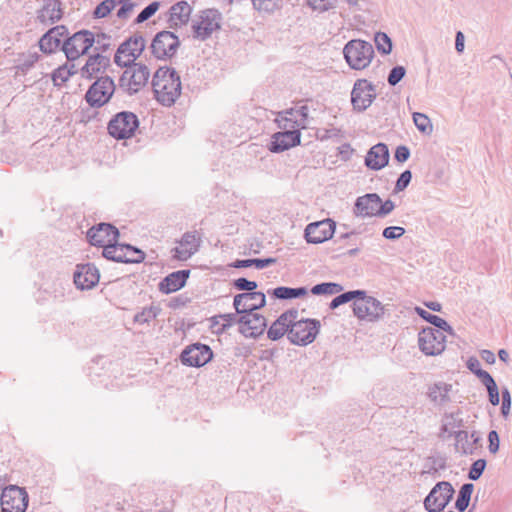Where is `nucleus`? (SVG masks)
I'll use <instances>...</instances> for the list:
<instances>
[{
  "label": "nucleus",
  "mask_w": 512,
  "mask_h": 512,
  "mask_svg": "<svg viewBox=\"0 0 512 512\" xmlns=\"http://www.w3.org/2000/svg\"><path fill=\"white\" fill-rule=\"evenodd\" d=\"M144 258L145 253L143 251L130 245V263H140Z\"/></svg>",
  "instance_id": "338daca9"
},
{
  "label": "nucleus",
  "mask_w": 512,
  "mask_h": 512,
  "mask_svg": "<svg viewBox=\"0 0 512 512\" xmlns=\"http://www.w3.org/2000/svg\"><path fill=\"white\" fill-rule=\"evenodd\" d=\"M109 58L100 53L90 56L81 69V75L88 79L96 78L109 65Z\"/></svg>",
  "instance_id": "b1692460"
},
{
  "label": "nucleus",
  "mask_w": 512,
  "mask_h": 512,
  "mask_svg": "<svg viewBox=\"0 0 512 512\" xmlns=\"http://www.w3.org/2000/svg\"><path fill=\"white\" fill-rule=\"evenodd\" d=\"M38 54L36 52L24 54L17 65V71L26 74L27 71L37 62Z\"/></svg>",
  "instance_id": "a18cd8bd"
},
{
  "label": "nucleus",
  "mask_w": 512,
  "mask_h": 512,
  "mask_svg": "<svg viewBox=\"0 0 512 512\" xmlns=\"http://www.w3.org/2000/svg\"><path fill=\"white\" fill-rule=\"evenodd\" d=\"M106 36L104 34H98L97 37L88 30H82L74 33L71 37L66 39L62 44V50L65 53L68 60H76L80 56L87 53V51L95 43L96 51H105L109 44L105 43Z\"/></svg>",
  "instance_id": "f03ea898"
},
{
  "label": "nucleus",
  "mask_w": 512,
  "mask_h": 512,
  "mask_svg": "<svg viewBox=\"0 0 512 512\" xmlns=\"http://www.w3.org/2000/svg\"><path fill=\"white\" fill-rule=\"evenodd\" d=\"M413 122L416 128L425 135H430L433 132V125L430 118L420 112H414L412 114Z\"/></svg>",
  "instance_id": "a19ab883"
},
{
  "label": "nucleus",
  "mask_w": 512,
  "mask_h": 512,
  "mask_svg": "<svg viewBox=\"0 0 512 512\" xmlns=\"http://www.w3.org/2000/svg\"><path fill=\"white\" fill-rule=\"evenodd\" d=\"M488 450L491 454H496L499 451L500 439L497 431L491 430L488 433Z\"/></svg>",
  "instance_id": "052dcab7"
},
{
  "label": "nucleus",
  "mask_w": 512,
  "mask_h": 512,
  "mask_svg": "<svg viewBox=\"0 0 512 512\" xmlns=\"http://www.w3.org/2000/svg\"><path fill=\"white\" fill-rule=\"evenodd\" d=\"M410 157V150L407 146L400 145L396 148L394 158L400 162L403 163L407 161Z\"/></svg>",
  "instance_id": "0e129e2a"
},
{
  "label": "nucleus",
  "mask_w": 512,
  "mask_h": 512,
  "mask_svg": "<svg viewBox=\"0 0 512 512\" xmlns=\"http://www.w3.org/2000/svg\"><path fill=\"white\" fill-rule=\"evenodd\" d=\"M420 350L427 356L440 355L446 347V337L443 331L436 328H423L418 334Z\"/></svg>",
  "instance_id": "1a4fd4ad"
},
{
  "label": "nucleus",
  "mask_w": 512,
  "mask_h": 512,
  "mask_svg": "<svg viewBox=\"0 0 512 512\" xmlns=\"http://www.w3.org/2000/svg\"><path fill=\"white\" fill-rule=\"evenodd\" d=\"M394 208H395V205L391 200H386L385 202H382V200L380 199L379 215L378 216L379 217L386 216L389 213H391Z\"/></svg>",
  "instance_id": "774afa93"
},
{
  "label": "nucleus",
  "mask_w": 512,
  "mask_h": 512,
  "mask_svg": "<svg viewBox=\"0 0 512 512\" xmlns=\"http://www.w3.org/2000/svg\"><path fill=\"white\" fill-rule=\"evenodd\" d=\"M451 391V384L445 382H437L429 387L428 396L434 404L445 405L451 401Z\"/></svg>",
  "instance_id": "7c9ffc66"
},
{
  "label": "nucleus",
  "mask_w": 512,
  "mask_h": 512,
  "mask_svg": "<svg viewBox=\"0 0 512 512\" xmlns=\"http://www.w3.org/2000/svg\"><path fill=\"white\" fill-rule=\"evenodd\" d=\"M61 16V3L58 0H48L39 10L37 18L41 23L51 25L58 21Z\"/></svg>",
  "instance_id": "cd10ccee"
},
{
  "label": "nucleus",
  "mask_w": 512,
  "mask_h": 512,
  "mask_svg": "<svg viewBox=\"0 0 512 512\" xmlns=\"http://www.w3.org/2000/svg\"><path fill=\"white\" fill-rule=\"evenodd\" d=\"M179 47L180 40L178 36L168 30L158 32L150 45L152 54L160 60L170 59L175 56Z\"/></svg>",
  "instance_id": "0eeeda50"
},
{
  "label": "nucleus",
  "mask_w": 512,
  "mask_h": 512,
  "mask_svg": "<svg viewBox=\"0 0 512 512\" xmlns=\"http://www.w3.org/2000/svg\"><path fill=\"white\" fill-rule=\"evenodd\" d=\"M118 238L117 226H91L87 231V239L90 244L102 248L110 243H116Z\"/></svg>",
  "instance_id": "a211bd4d"
},
{
  "label": "nucleus",
  "mask_w": 512,
  "mask_h": 512,
  "mask_svg": "<svg viewBox=\"0 0 512 512\" xmlns=\"http://www.w3.org/2000/svg\"><path fill=\"white\" fill-rule=\"evenodd\" d=\"M70 76H72V72H70L68 65H64L53 72L52 80L56 86H60L65 83Z\"/></svg>",
  "instance_id": "8fccbe9b"
},
{
  "label": "nucleus",
  "mask_w": 512,
  "mask_h": 512,
  "mask_svg": "<svg viewBox=\"0 0 512 512\" xmlns=\"http://www.w3.org/2000/svg\"><path fill=\"white\" fill-rule=\"evenodd\" d=\"M376 98L375 87L366 79H358L351 91V104L357 112L365 111Z\"/></svg>",
  "instance_id": "9b49d317"
},
{
  "label": "nucleus",
  "mask_w": 512,
  "mask_h": 512,
  "mask_svg": "<svg viewBox=\"0 0 512 512\" xmlns=\"http://www.w3.org/2000/svg\"><path fill=\"white\" fill-rule=\"evenodd\" d=\"M320 322L315 319L299 320L292 322L288 331L289 340L296 345H308L312 343L319 333Z\"/></svg>",
  "instance_id": "6e6552de"
},
{
  "label": "nucleus",
  "mask_w": 512,
  "mask_h": 512,
  "mask_svg": "<svg viewBox=\"0 0 512 512\" xmlns=\"http://www.w3.org/2000/svg\"><path fill=\"white\" fill-rule=\"evenodd\" d=\"M214 319H221L222 324L221 327L217 329V333L224 332L227 328L232 326L233 323L238 322V319L236 314L228 313V314H220L214 316Z\"/></svg>",
  "instance_id": "5fc2aeb1"
},
{
  "label": "nucleus",
  "mask_w": 512,
  "mask_h": 512,
  "mask_svg": "<svg viewBox=\"0 0 512 512\" xmlns=\"http://www.w3.org/2000/svg\"><path fill=\"white\" fill-rule=\"evenodd\" d=\"M486 468V460L478 459L470 467L468 477L471 480H478Z\"/></svg>",
  "instance_id": "603ef678"
},
{
  "label": "nucleus",
  "mask_w": 512,
  "mask_h": 512,
  "mask_svg": "<svg viewBox=\"0 0 512 512\" xmlns=\"http://www.w3.org/2000/svg\"><path fill=\"white\" fill-rule=\"evenodd\" d=\"M108 133L117 140L128 139V111L116 114L108 123Z\"/></svg>",
  "instance_id": "a878e982"
},
{
  "label": "nucleus",
  "mask_w": 512,
  "mask_h": 512,
  "mask_svg": "<svg viewBox=\"0 0 512 512\" xmlns=\"http://www.w3.org/2000/svg\"><path fill=\"white\" fill-rule=\"evenodd\" d=\"M280 0H252L253 7L258 11L271 13L278 8Z\"/></svg>",
  "instance_id": "3c124183"
},
{
  "label": "nucleus",
  "mask_w": 512,
  "mask_h": 512,
  "mask_svg": "<svg viewBox=\"0 0 512 512\" xmlns=\"http://www.w3.org/2000/svg\"><path fill=\"white\" fill-rule=\"evenodd\" d=\"M276 262L275 258H266V259H244V260H236L231 266L234 268H247L251 266H255L257 269H263L271 264Z\"/></svg>",
  "instance_id": "ea45409f"
},
{
  "label": "nucleus",
  "mask_w": 512,
  "mask_h": 512,
  "mask_svg": "<svg viewBox=\"0 0 512 512\" xmlns=\"http://www.w3.org/2000/svg\"><path fill=\"white\" fill-rule=\"evenodd\" d=\"M286 110L280 111L277 113V117L275 119V122L278 125V128L281 130H301L302 128L299 127L298 124L299 118L293 114H285Z\"/></svg>",
  "instance_id": "e433bc0d"
},
{
  "label": "nucleus",
  "mask_w": 512,
  "mask_h": 512,
  "mask_svg": "<svg viewBox=\"0 0 512 512\" xmlns=\"http://www.w3.org/2000/svg\"><path fill=\"white\" fill-rule=\"evenodd\" d=\"M191 13L192 7L188 2L179 1L175 3L170 8L169 27L177 29L186 25L189 22Z\"/></svg>",
  "instance_id": "5701e85b"
},
{
  "label": "nucleus",
  "mask_w": 512,
  "mask_h": 512,
  "mask_svg": "<svg viewBox=\"0 0 512 512\" xmlns=\"http://www.w3.org/2000/svg\"><path fill=\"white\" fill-rule=\"evenodd\" d=\"M403 226H387L383 231V236L387 239H397L404 234Z\"/></svg>",
  "instance_id": "680f3d73"
},
{
  "label": "nucleus",
  "mask_w": 512,
  "mask_h": 512,
  "mask_svg": "<svg viewBox=\"0 0 512 512\" xmlns=\"http://www.w3.org/2000/svg\"><path fill=\"white\" fill-rule=\"evenodd\" d=\"M380 196L376 193H368L356 199L354 212L363 217L379 215Z\"/></svg>",
  "instance_id": "412c9836"
},
{
  "label": "nucleus",
  "mask_w": 512,
  "mask_h": 512,
  "mask_svg": "<svg viewBox=\"0 0 512 512\" xmlns=\"http://www.w3.org/2000/svg\"><path fill=\"white\" fill-rule=\"evenodd\" d=\"M415 311L421 318H423L430 324L434 325L436 329L443 331V332H448L450 335L454 334L453 328L443 318H441L437 315L431 314L428 311H426L420 307H416Z\"/></svg>",
  "instance_id": "c9c22d12"
},
{
  "label": "nucleus",
  "mask_w": 512,
  "mask_h": 512,
  "mask_svg": "<svg viewBox=\"0 0 512 512\" xmlns=\"http://www.w3.org/2000/svg\"><path fill=\"white\" fill-rule=\"evenodd\" d=\"M73 280L78 289L90 290L98 284L100 272L92 263L77 264Z\"/></svg>",
  "instance_id": "ddd939ff"
},
{
  "label": "nucleus",
  "mask_w": 512,
  "mask_h": 512,
  "mask_svg": "<svg viewBox=\"0 0 512 512\" xmlns=\"http://www.w3.org/2000/svg\"><path fill=\"white\" fill-rule=\"evenodd\" d=\"M201 237L198 232H187L185 233L178 245L172 249V257L179 261H186L192 255H194L200 246Z\"/></svg>",
  "instance_id": "2eb2a0df"
},
{
  "label": "nucleus",
  "mask_w": 512,
  "mask_h": 512,
  "mask_svg": "<svg viewBox=\"0 0 512 512\" xmlns=\"http://www.w3.org/2000/svg\"><path fill=\"white\" fill-rule=\"evenodd\" d=\"M297 316V310H289L281 314L279 318L270 326L267 332L268 338L276 341L280 339L286 332L288 333L292 322L297 318Z\"/></svg>",
  "instance_id": "4be33fe9"
},
{
  "label": "nucleus",
  "mask_w": 512,
  "mask_h": 512,
  "mask_svg": "<svg viewBox=\"0 0 512 512\" xmlns=\"http://www.w3.org/2000/svg\"><path fill=\"white\" fill-rule=\"evenodd\" d=\"M211 358L212 351L209 346L199 343L187 347L181 354L182 363L192 367H201L208 363Z\"/></svg>",
  "instance_id": "f3484780"
},
{
  "label": "nucleus",
  "mask_w": 512,
  "mask_h": 512,
  "mask_svg": "<svg viewBox=\"0 0 512 512\" xmlns=\"http://www.w3.org/2000/svg\"><path fill=\"white\" fill-rule=\"evenodd\" d=\"M364 295V290H354V291H348L345 293H342L338 296H336L330 303L331 309H336L340 305H343L345 303H348L353 300V302L356 300L358 296Z\"/></svg>",
  "instance_id": "37998d69"
},
{
  "label": "nucleus",
  "mask_w": 512,
  "mask_h": 512,
  "mask_svg": "<svg viewBox=\"0 0 512 512\" xmlns=\"http://www.w3.org/2000/svg\"><path fill=\"white\" fill-rule=\"evenodd\" d=\"M128 40L123 41L115 54L114 61L117 65L128 67Z\"/></svg>",
  "instance_id": "09e8293b"
},
{
  "label": "nucleus",
  "mask_w": 512,
  "mask_h": 512,
  "mask_svg": "<svg viewBox=\"0 0 512 512\" xmlns=\"http://www.w3.org/2000/svg\"><path fill=\"white\" fill-rule=\"evenodd\" d=\"M455 490L448 481L438 482L425 497L423 505L428 512H442L449 504Z\"/></svg>",
  "instance_id": "423d86ee"
},
{
  "label": "nucleus",
  "mask_w": 512,
  "mask_h": 512,
  "mask_svg": "<svg viewBox=\"0 0 512 512\" xmlns=\"http://www.w3.org/2000/svg\"><path fill=\"white\" fill-rule=\"evenodd\" d=\"M221 13L216 9H206L192 21L193 37L204 41L208 39L213 32L221 28Z\"/></svg>",
  "instance_id": "39448f33"
},
{
  "label": "nucleus",
  "mask_w": 512,
  "mask_h": 512,
  "mask_svg": "<svg viewBox=\"0 0 512 512\" xmlns=\"http://www.w3.org/2000/svg\"><path fill=\"white\" fill-rule=\"evenodd\" d=\"M160 7V3L158 1H154L146 6L136 17L135 23H143L152 17Z\"/></svg>",
  "instance_id": "de8ad7c7"
},
{
  "label": "nucleus",
  "mask_w": 512,
  "mask_h": 512,
  "mask_svg": "<svg viewBox=\"0 0 512 512\" xmlns=\"http://www.w3.org/2000/svg\"><path fill=\"white\" fill-rule=\"evenodd\" d=\"M343 54L350 68L362 70L370 65L374 57V48L367 41L353 39L346 43Z\"/></svg>",
  "instance_id": "7ed1b4c3"
},
{
  "label": "nucleus",
  "mask_w": 512,
  "mask_h": 512,
  "mask_svg": "<svg viewBox=\"0 0 512 512\" xmlns=\"http://www.w3.org/2000/svg\"><path fill=\"white\" fill-rule=\"evenodd\" d=\"M265 294L262 292H244L234 297L233 306L238 314L252 312L264 307Z\"/></svg>",
  "instance_id": "dca6fc26"
},
{
  "label": "nucleus",
  "mask_w": 512,
  "mask_h": 512,
  "mask_svg": "<svg viewBox=\"0 0 512 512\" xmlns=\"http://www.w3.org/2000/svg\"><path fill=\"white\" fill-rule=\"evenodd\" d=\"M309 6L316 11L325 12L335 7V0H308Z\"/></svg>",
  "instance_id": "864d4df0"
},
{
  "label": "nucleus",
  "mask_w": 512,
  "mask_h": 512,
  "mask_svg": "<svg viewBox=\"0 0 512 512\" xmlns=\"http://www.w3.org/2000/svg\"><path fill=\"white\" fill-rule=\"evenodd\" d=\"M406 69L403 66H395L391 69L388 75V83L391 86L397 85L405 76Z\"/></svg>",
  "instance_id": "6e6d98bb"
},
{
  "label": "nucleus",
  "mask_w": 512,
  "mask_h": 512,
  "mask_svg": "<svg viewBox=\"0 0 512 512\" xmlns=\"http://www.w3.org/2000/svg\"><path fill=\"white\" fill-rule=\"evenodd\" d=\"M473 490L474 485L472 483H465L460 488L457 500L455 502V508L459 512H464L469 506Z\"/></svg>",
  "instance_id": "4c0bfd02"
},
{
  "label": "nucleus",
  "mask_w": 512,
  "mask_h": 512,
  "mask_svg": "<svg viewBox=\"0 0 512 512\" xmlns=\"http://www.w3.org/2000/svg\"><path fill=\"white\" fill-rule=\"evenodd\" d=\"M389 149L384 143L372 146L365 157V165L371 170H381L389 162Z\"/></svg>",
  "instance_id": "aec40b11"
},
{
  "label": "nucleus",
  "mask_w": 512,
  "mask_h": 512,
  "mask_svg": "<svg viewBox=\"0 0 512 512\" xmlns=\"http://www.w3.org/2000/svg\"><path fill=\"white\" fill-rule=\"evenodd\" d=\"M189 274V270H180L169 274L159 283V290L165 294L178 291L185 285Z\"/></svg>",
  "instance_id": "393cba45"
},
{
  "label": "nucleus",
  "mask_w": 512,
  "mask_h": 512,
  "mask_svg": "<svg viewBox=\"0 0 512 512\" xmlns=\"http://www.w3.org/2000/svg\"><path fill=\"white\" fill-rule=\"evenodd\" d=\"M375 45L377 50L384 54L388 55L392 51V41L390 37L384 32H377L374 37Z\"/></svg>",
  "instance_id": "c03bdc74"
},
{
  "label": "nucleus",
  "mask_w": 512,
  "mask_h": 512,
  "mask_svg": "<svg viewBox=\"0 0 512 512\" xmlns=\"http://www.w3.org/2000/svg\"><path fill=\"white\" fill-rule=\"evenodd\" d=\"M155 316L156 314L152 311V309H143L141 313H138L134 316V321L137 323H147L154 319Z\"/></svg>",
  "instance_id": "e2e57ef3"
},
{
  "label": "nucleus",
  "mask_w": 512,
  "mask_h": 512,
  "mask_svg": "<svg viewBox=\"0 0 512 512\" xmlns=\"http://www.w3.org/2000/svg\"><path fill=\"white\" fill-rule=\"evenodd\" d=\"M307 293L304 287L290 288V287H277L273 290L272 294L278 299H294L304 296Z\"/></svg>",
  "instance_id": "58836bf2"
},
{
  "label": "nucleus",
  "mask_w": 512,
  "mask_h": 512,
  "mask_svg": "<svg viewBox=\"0 0 512 512\" xmlns=\"http://www.w3.org/2000/svg\"><path fill=\"white\" fill-rule=\"evenodd\" d=\"M285 114L293 115L295 114L299 118L300 124L299 127L307 128L308 125V116H309V108L306 105H302L300 107H293L290 109H286Z\"/></svg>",
  "instance_id": "49530a36"
},
{
  "label": "nucleus",
  "mask_w": 512,
  "mask_h": 512,
  "mask_svg": "<svg viewBox=\"0 0 512 512\" xmlns=\"http://www.w3.org/2000/svg\"><path fill=\"white\" fill-rule=\"evenodd\" d=\"M477 377L481 380L482 384L488 388H492L493 386L497 385L493 377L485 370L482 372H479Z\"/></svg>",
  "instance_id": "69168bd1"
},
{
  "label": "nucleus",
  "mask_w": 512,
  "mask_h": 512,
  "mask_svg": "<svg viewBox=\"0 0 512 512\" xmlns=\"http://www.w3.org/2000/svg\"><path fill=\"white\" fill-rule=\"evenodd\" d=\"M343 290V286L338 283H321L317 284L312 287L311 292L314 295H321V294H327V295H334L337 293H340Z\"/></svg>",
  "instance_id": "79ce46f5"
},
{
  "label": "nucleus",
  "mask_w": 512,
  "mask_h": 512,
  "mask_svg": "<svg viewBox=\"0 0 512 512\" xmlns=\"http://www.w3.org/2000/svg\"><path fill=\"white\" fill-rule=\"evenodd\" d=\"M114 92V83L109 77L98 78L87 91L85 98L93 107L106 104Z\"/></svg>",
  "instance_id": "f8f14e48"
},
{
  "label": "nucleus",
  "mask_w": 512,
  "mask_h": 512,
  "mask_svg": "<svg viewBox=\"0 0 512 512\" xmlns=\"http://www.w3.org/2000/svg\"><path fill=\"white\" fill-rule=\"evenodd\" d=\"M238 319L240 332L247 338H257L262 335L267 326L266 319L258 313L246 312Z\"/></svg>",
  "instance_id": "4468645a"
},
{
  "label": "nucleus",
  "mask_w": 512,
  "mask_h": 512,
  "mask_svg": "<svg viewBox=\"0 0 512 512\" xmlns=\"http://www.w3.org/2000/svg\"><path fill=\"white\" fill-rule=\"evenodd\" d=\"M152 88L156 100L163 106L170 107L181 95V79L174 68L160 67L152 79Z\"/></svg>",
  "instance_id": "f257e3e1"
},
{
  "label": "nucleus",
  "mask_w": 512,
  "mask_h": 512,
  "mask_svg": "<svg viewBox=\"0 0 512 512\" xmlns=\"http://www.w3.org/2000/svg\"><path fill=\"white\" fill-rule=\"evenodd\" d=\"M125 250H128V245H118V243H110L103 248L102 255L115 262L128 263Z\"/></svg>",
  "instance_id": "f704fd0d"
},
{
  "label": "nucleus",
  "mask_w": 512,
  "mask_h": 512,
  "mask_svg": "<svg viewBox=\"0 0 512 512\" xmlns=\"http://www.w3.org/2000/svg\"><path fill=\"white\" fill-rule=\"evenodd\" d=\"M456 450L464 455L473 454L476 449V444L479 442V437L475 433L469 435L467 431L459 430L455 435Z\"/></svg>",
  "instance_id": "c756f323"
},
{
  "label": "nucleus",
  "mask_w": 512,
  "mask_h": 512,
  "mask_svg": "<svg viewBox=\"0 0 512 512\" xmlns=\"http://www.w3.org/2000/svg\"><path fill=\"white\" fill-rule=\"evenodd\" d=\"M411 179L412 173L410 170H405L404 172H402L396 181L394 192L398 193L406 189L409 183L411 182Z\"/></svg>",
  "instance_id": "4d7b16f0"
},
{
  "label": "nucleus",
  "mask_w": 512,
  "mask_h": 512,
  "mask_svg": "<svg viewBox=\"0 0 512 512\" xmlns=\"http://www.w3.org/2000/svg\"><path fill=\"white\" fill-rule=\"evenodd\" d=\"M301 133L299 130H283L272 135L269 150L273 153L283 152L300 144Z\"/></svg>",
  "instance_id": "6ab92c4d"
},
{
  "label": "nucleus",
  "mask_w": 512,
  "mask_h": 512,
  "mask_svg": "<svg viewBox=\"0 0 512 512\" xmlns=\"http://www.w3.org/2000/svg\"><path fill=\"white\" fill-rule=\"evenodd\" d=\"M150 70L142 63H135L130 60V94L137 92L140 87L148 83Z\"/></svg>",
  "instance_id": "bb28decb"
},
{
  "label": "nucleus",
  "mask_w": 512,
  "mask_h": 512,
  "mask_svg": "<svg viewBox=\"0 0 512 512\" xmlns=\"http://www.w3.org/2000/svg\"><path fill=\"white\" fill-rule=\"evenodd\" d=\"M384 313V305L365 291L364 295L358 296L353 302V314L360 321L377 322L383 318Z\"/></svg>",
  "instance_id": "20e7f679"
},
{
  "label": "nucleus",
  "mask_w": 512,
  "mask_h": 512,
  "mask_svg": "<svg viewBox=\"0 0 512 512\" xmlns=\"http://www.w3.org/2000/svg\"><path fill=\"white\" fill-rule=\"evenodd\" d=\"M234 287L240 291L255 292L258 287L255 281H250L246 278H238L233 283Z\"/></svg>",
  "instance_id": "13d9d810"
},
{
  "label": "nucleus",
  "mask_w": 512,
  "mask_h": 512,
  "mask_svg": "<svg viewBox=\"0 0 512 512\" xmlns=\"http://www.w3.org/2000/svg\"><path fill=\"white\" fill-rule=\"evenodd\" d=\"M335 228L336 226H306L305 238L309 243H322L333 236Z\"/></svg>",
  "instance_id": "2f4dec72"
},
{
  "label": "nucleus",
  "mask_w": 512,
  "mask_h": 512,
  "mask_svg": "<svg viewBox=\"0 0 512 512\" xmlns=\"http://www.w3.org/2000/svg\"><path fill=\"white\" fill-rule=\"evenodd\" d=\"M463 426V419L460 412L445 413L442 418L441 436L447 435L448 437L456 435V429Z\"/></svg>",
  "instance_id": "72a5a7b5"
},
{
  "label": "nucleus",
  "mask_w": 512,
  "mask_h": 512,
  "mask_svg": "<svg viewBox=\"0 0 512 512\" xmlns=\"http://www.w3.org/2000/svg\"><path fill=\"white\" fill-rule=\"evenodd\" d=\"M63 30V26H57L45 33L39 40L40 50L44 53L56 51L61 44L60 37L63 35Z\"/></svg>",
  "instance_id": "c85d7f7f"
},
{
  "label": "nucleus",
  "mask_w": 512,
  "mask_h": 512,
  "mask_svg": "<svg viewBox=\"0 0 512 512\" xmlns=\"http://www.w3.org/2000/svg\"><path fill=\"white\" fill-rule=\"evenodd\" d=\"M0 501L3 512H25L29 497L24 488L9 485L3 489Z\"/></svg>",
  "instance_id": "9d476101"
},
{
  "label": "nucleus",
  "mask_w": 512,
  "mask_h": 512,
  "mask_svg": "<svg viewBox=\"0 0 512 512\" xmlns=\"http://www.w3.org/2000/svg\"><path fill=\"white\" fill-rule=\"evenodd\" d=\"M511 409V394L507 388L502 390V405L501 414L504 418H507L510 414Z\"/></svg>",
  "instance_id": "bf43d9fd"
},
{
  "label": "nucleus",
  "mask_w": 512,
  "mask_h": 512,
  "mask_svg": "<svg viewBox=\"0 0 512 512\" xmlns=\"http://www.w3.org/2000/svg\"><path fill=\"white\" fill-rule=\"evenodd\" d=\"M118 4H121V7L117 12V16L119 18H123L128 12V0H104L99 5H97L93 15L96 18H104Z\"/></svg>",
  "instance_id": "473e14b6"
}]
</instances>
